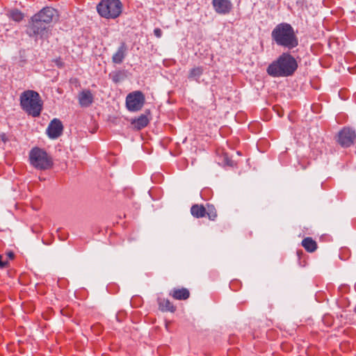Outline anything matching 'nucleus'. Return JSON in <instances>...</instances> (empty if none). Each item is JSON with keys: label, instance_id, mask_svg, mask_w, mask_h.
Wrapping results in <instances>:
<instances>
[{"label": "nucleus", "instance_id": "f257e3e1", "mask_svg": "<svg viewBox=\"0 0 356 356\" xmlns=\"http://www.w3.org/2000/svg\"><path fill=\"white\" fill-rule=\"evenodd\" d=\"M58 12L51 7H46L35 14L27 26L26 33L30 37L43 38L47 33V25L56 21Z\"/></svg>", "mask_w": 356, "mask_h": 356}, {"label": "nucleus", "instance_id": "f03ea898", "mask_svg": "<svg viewBox=\"0 0 356 356\" xmlns=\"http://www.w3.org/2000/svg\"><path fill=\"white\" fill-rule=\"evenodd\" d=\"M298 68L296 58L289 53L282 54L267 67V73L273 77L291 76Z\"/></svg>", "mask_w": 356, "mask_h": 356}, {"label": "nucleus", "instance_id": "7ed1b4c3", "mask_svg": "<svg viewBox=\"0 0 356 356\" xmlns=\"http://www.w3.org/2000/svg\"><path fill=\"white\" fill-rule=\"evenodd\" d=\"M271 36L279 46L291 49L298 45V39L294 29L288 23L277 24L273 30Z\"/></svg>", "mask_w": 356, "mask_h": 356}, {"label": "nucleus", "instance_id": "20e7f679", "mask_svg": "<svg viewBox=\"0 0 356 356\" xmlns=\"http://www.w3.org/2000/svg\"><path fill=\"white\" fill-rule=\"evenodd\" d=\"M22 109L33 118L40 115L43 108V102L40 94L33 90L24 91L19 97Z\"/></svg>", "mask_w": 356, "mask_h": 356}, {"label": "nucleus", "instance_id": "39448f33", "mask_svg": "<svg viewBox=\"0 0 356 356\" xmlns=\"http://www.w3.org/2000/svg\"><path fill=\"white\" fill-rule=\"evenodd\" d=\"M99 15L106 19H115L122 10V4L120 0H102L97 6Z\"/></svg>", "mask_w": 356, "mask_h": 356}, {"label": "nucleus", "instance_id": "423d86ee", "mask_svg": "<svg viewBox=\"0 0 356 356\" xmlns=\"http://www.w3.org/2000/svg\"><path fill=\"white\" fill-rule=\"evenodd\" d=\"M31 164L36 169L40 170H47L53 165V161L50 156L39 147L33 148L29 153Z\"/></svg>", "mask_w": 356, "mask_h": 356}, {"label": "nucleus", "instance_id": "0eeeda50", "mask_svg": "<svg viewBox=\"0 0 356 356\" xmlns=\"http://www.w3.org/2000/svg\"><path fill=\"white\" fill-rule=\"evenodd\" d=\"M145 103V96L140 91L129 93L126 98V106L129 111L135 112L140 110Z\"/></svg>", "mask_w": 356, "mask_h": 356}, {"label": "nucleus", "instance_id": "6e6552de", "mask_svg": "<svg viewBox=\"0 0 356 356\" xmlns=\"http://www.w3.org/2000/svg\"><path fill=\"white\" fill-rule=\"evenodd\" d=\"M356 139L355 130L349 127H344L338 134V143L343 147L352 145Z\"/></svg>", "mask_w": 356, "mask_h": 356}, {"label": "nucleus", "instance_id": "1a4fd4ad", "mask_svg": "<svg viewBox=\"0 0 356 356\" xmlns=\"http://www.w3.org/2000/svg\"><path fill=\"white\" fill-rule=\"evenodd\" d=\"M63 126L61 121L57 118H54L49 123L47 133L50 138L55 139L58 138L63 132Z\"/></svg>", "mask_w": 356, "mask_h": 356}, {"label": "nucleus", "instance_id": "9d476101", "mask_svg": "<svg viewBox=\"0 0 356 356\" xmlns=\"http://www.w3.org/2000/svg\"><path fill=\"white\" fill-rule=\"evenodd\" d=\"M213 8L219 14H227L232 9V4L229 0H213Z\"/></svg>", "mask_w": 356, "mask_h": 356}, {"label": "nucleus", "instance_id": "9b49d317", "mask_svg": "<svg viewBox=\"0 0 356 356\" xmlns=\"http://www.w3.org/2000/svg\"><path fill=\"white\" fill-rule=\"evenodd\" d=\"M128 51L125 42H121L116 52L112 56V61L115 64H121L125 58Z\"/></svg>", "mask_w": 356, "mask_h": 356}, {"label": "nucleus", "instance_id": "f8f14e48", "mask_svg": "<svg viewBox=\"0 0 356 356\" xmlns=\"http://www.w3.org/2000/svg\"><path fill=\"white\" fill-rule=\"evenodd\" d=\"M93 95L88 90H83L79 95V102L82 107H88L93 102Z\"/></svg>", "mask_w": 356, "mask_h": 356}, {"label": "nucleus", "instance_id": "ddd939ff", "mask_svg": "<svg viewBox=\"0 0 356 356\" xmlns=\"http://www.w3.org/2000/svg\"><path fill=\"white\" fill-rule=\"evenodd\" d=\"M170 295L176 300H186L190 293L186 289H175L170 292Z\"/></svg>", "mask_w": 356, "mask_h": 356}, {"label": "nucleus", "instance_id": "4468645a", "mask_svg": "<svg viewBox=\"0 0 356 356\" xmlns=\"http://www.w3.org/2000/svg\"><path fill=\"white\" fill-rule=\"evenodd\" d=\"M191 212L195 218H202L206 216V207L200 204H194L191 208Z\"/></svg>", "mask_w": 356, "mask_h": 356}, {"label": "nucleus", "instance_id": "2eb2a0df", "mask_svg": "<svg viewBox=\"0 0 356 356\" xmlns=\"http://www.w3.org/2000/svg\"><path fill=\"white\" fill-rule=\"evenodd\" d=\"M302 245L307 251L310 252L315 251L317 248V244L316 241L310 237H307L303 239L302 241Z\"/></svg>", "mask_w": 356, "mask_h": 356}, {"label": "nucleus", "instance_id": "dca6fc26", "mask_svg": "<svg viewBox=\"0 0 356 356\" xmlns=\"http://www.w3.org/2000/svg\"><path fill=\"white\" fill-rule=\"evenodd\" d=\"M203 72H204L203 67H201V66L195 67L189 71L188 79H194V80L198 81L199 79L202 75Z\"/></svg>", "mask_w": 356, "mask_h": 356}, {"label": "nucleus", "instance_id": "f3484780", "mask_svg": "<svg viewBox=\"0 0 356 356\" xmlns=\"http://www.w3.org/2000/svg\"><path fill=\"white\" fill-rule=\"evenodd\" d=\"M159 308L163 312H174L175 307L173 305L168 299H159Z\"/></svg>", "mask_w": 356, "mask_h": 356}, {"label": "nucleus", "instance_id": "a211bd4d", "mask_svg": "<svg viewBox=\"0 0 356 356\" xmlns=\"http://www.w3.org/2000/svg\"><path fill=\"white\" fill-rule=\"evenodd\" d=\"M149 122L147 117L145 115H141L137 119L133 121V124L138 129H141L146 127Z\"/></svg>", "mask_w": 356, "mask_h": 356}, {"label": "nucleus", "instance_id": "6ab92c4d", "mask_svg": "<svg viewBox=\"0 0 356 356\" xmlns=\"http://www.w3.org/2000/svg\"><path fill=\"white\" fill-rule=\"evenodd\" d=\"M206 215L211 220H214L217 217V211L215 207L212 204H207Z\"/></svg>", "mask_w": 356, "mask_h": 356}, {"label": "nucleus", "instance_id": "aec40b11", "mask_svg": "<svg viewBox=\"0 0 356 356\" xmlns=\"http://www.w3.org/2000/svg\"><path fill=\"white\" fill-rule=\"evenodd\" d=\"M10 17L15 22H20L24 15L18 10H13L10 12Z\"/></svg>", "mask_w": 356, "mask_h": 356}, {"label": "nucleus", "instance_id": "412c9836", "mask_svg": "<svg viewBox=\"0 0 356 356\" xmlns=\"http://www.w3.org/2000/svg\"><path fill=\"white\" fill-rule=\"evenodd\" d=\"M154 33L157 38H161L162 35V31L159 28H156L154 30Z\"/></svg>", "mask_w": 356, "mask_h": 356}, {"label": "nucleus", "instance_id": "4be33fe9", "mask_svg": "<svg viewBox=\"0 0 356 356\" xmlns=\"http://www.w3.org/2000/svg\"><path fill=\"white\" fill-rule=\"evenodd\" d=\"M8 261H2V256L0 255V268H3L6 266Z\"/></svg>", "mask_w": 356, "mask_h": 356}, {"label": "nucleus", "instance_id": "5701e85b", "mask_svg": "<svg viewBox=\"0 0 356 356\" xmlns=\"http://www.w3.org/2000/svg\"><path fill=\"white\" fill-rule=\"evenodd\" d=\"M113 81L115 83L118 82L119 81V74H115L114 76H113Z\"/></svg>", "mask_w": 356, "mask_h": 356}, {"label": "nucleus", "instance_id": "b1692460", "mask_svg": "<svg viewBox=\"0 0 356 356\" xmlns=\"http://www.w3.org/2000/svg\"><path fill=\"white\" fill-rule=\"evenodd\" d=\"M7 254H8V257L10 259H13L14 258V254L12 252H9Z\"/></svg>", "mask_w": 356, "mask_h": 356}, {"label": "nucleus", "instance_id": "393cba45", "mask_svg": "<svg viewBox=\"0 0 356 356\" xmlns=\"http://www.w3.org/2000/svg\"><path fill=\"white\" fill-rule=\"evenodd\" d=\"M1 138L3 142H6L7 140L5 134L1 135Z\"/></svg>", "mask_w": 356, "mask_h": 356}]
</instances>
